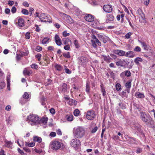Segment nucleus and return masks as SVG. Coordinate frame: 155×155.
Masks as SVG:
<instances>
[{
    "instance_id": "nucleus-24",
    "label": "nucleus",
    "mask_w": 155,
    "mask_h": 155,
    "mask_svg": "<svg viewBox=\"0 0 155 155\" xmlns=\"http://www.w3.org/2000/svg\"><path fill=\"white\" fill-rule=\"evenodd\" d=\"M107 17L108 20L111 21L114 19V16L112 14H109L107 15Z\"/></svg>"
},
{
    "instance_id": "nucleus-50",
    "label": "nucleus",
    "mask_w": 155,
    "mask_h": 155,
    "mask_svg": "<svg viewBox=\"0 0 155 155\" xmlns=\"http://www.w3.org/2000/svg\"><path fill=\"white\" fill-rule=\"evenodd\" d=\"M41 54H38L35 55V57L38 58V61H40L41 60Z\"/></svg>"
},
{
    "instance_id": "nucleus-55",
    "label": "nucleus",
    "mask_w": 155,
    "mask_h": 155,
    "mask_svg": "<svg viewBox=\"0 0 155 155\" xmlns=\"http://www.w3.org/2000/svg\"><path fill=\"white\" fill-rule=\"evenodd\" d=\"M16 8L15 6H13L11 9V12L13 13H14L16 12Z\"/></svg>"
},
{
    "instance_id": "nucleus-40",
    "label": "nucleus",
    "mask_w": 155,
    "mask_h": 155,
    "mask_svg": "<svg viewBox=\"0 0 155 155\" xmlns=\"http://www.w3.org/2000/svg\"><path fill=\"white\" fill-rule=\"evenodd\" d=\"M23 74L25 75H29L30 72L26 69H25L23 71Z\"/></svg>"
},
{
    "instance_id": "nucleus-34",
    "label": "nucleus",
    "mask_w": 155,
    "mask_h": 155,
    "mask_svg": "<svg viewBox=\"0 0 155 155\" xmlns=\"http://www.w3.org/2000/svg\"><path fill=\"white\" fill-rule=\"evenodd\" d=\"M90 84L89 83L87 82L86 84V91L87 92H89L90 91Z\"/></svg>"
},
{
    "instance_id": "nucleus-17",
    "label": "nucleus",
    "mask_w": 155,
    "mask_h": 155,
    "mask_svg": "<svg viewBox=\"0 0 155 155\" xmlns=\"http://www.w3.org/2000/svg\"><path fill=\"white\" fill-rule=\"evenodd\" d=\"M141 17V19L140 20V21H141V22H144L145 21V15L144 13L142 12L141 13L139 14Z\"/></svg>"
},
{
    "instance_id": "nucleus-33",
    "label": "nucleus",
    "mask_w": 155,
    "mask_h": 155,
    "mask_svg": "<svg viewBox=\"0 0 155 155\" xmlns=\"http://www.w3.org/2000/svg\"><path fill=\"white\" fill-rule=\"evenodd\" d=\"M55 68L58 71H61L62 69V67L60 65L57 64L55 66Z\"/></svg>"
},
{
    "instance_id": "nucleus-4",
    "label": "nucleus",
    "mask_w": 155,
    "mask_h": 155,
    "mask_svg": "<svg viewBox=\"0 0 155 155\" xmlns=\"http://www.w3.org/2000/svg\"><path fill=\"white\" fill-rule=\"evenodd\" d=\"M50 145L52 149L57 150L63 147V144L59 141L55 140L52 141Z\"/></svg>"
},
{
    "instance_id": "nucleus-7",
    "label": "nucleus",
    "mask_w": 155,
    "mask_h": 155,
    "mask_svg": "<svg viewBox=\"0 0 155 155\" xmlns=\"http://www.w3.org/2000/svg\"><path fill=\"white\" fill-rule=\"evenodd\" d=\"M80 143L81 142L79 140L75 138L71 140V144L72 147H77L80 146Z\"/></svg>"
},
{
    "instance_id": "nucleus-35",
    "label": "nucleus",
    "mask_w": 155,
    "mask_h": 155,
    "mask_svg": "<svg viewBox=\"0 0 155 155\" xmlns=\"http://www.w3.org/2000/svg\"><path fill=\"white\" fill-rule=\"evenodd\" d=\"M116 90L117 91H119L121 89V85L120 84L117 83L116 84Z\"/></svg>"
},
{
    "instance_id": "nucleus-8",
    "label": "nucleus",
    "mask_w": 155,
    "mask_h": 155,
    "mask_svg": "<svg viewBox=\"0 0 155 155\" xmlns=\"http://www.w3.org/2000/svg\"><path fill=\"white\" fill-rule=\"evenodd\" d=\"M104 11L106 12H111L113 10L112 6L109 5H104L103 7Z\"/></svg>"
},
{
    "instance_id": "nucleus-9",
    "label": "nucleus",
    "mask_w": 155,
    "mask_h": 155,
    "mask_svg": "<svg viewBox=\"0 0 155 155\" xmlns=\"http://www.w3.org/2000/svg\"><path fill=\"white\" fill-rule=\"evenodd\" d=\"M115 54L120 56H125L126 52L123 50H115L113 51Z\"/></svg>"
},
{
    "instance_id": "nucleus-60",
    "label": "nucleus",
    "mask_w": 155,
    "mask_h": 155,
    "mask_svg": "<svg viewBox=\"0 0 155 155\" xmlns=\"http://www.w3.org/2000/svg\"><path fill=\"white\" fill-rule=\"evenodd\" d=\"M65 72L68 74H70L71 73V71L69 70V69L68 68H65Z\"/></svg>"
},
{
    "instance_id": "nucleus-58",
    "label": "nucleus",
    "mask_w": 155,
    "mask_h": 155,
    "mask_svg": "<svg viewBox=\"0 0 155 155\" xmlns=\"http://www.w3.org/2000/svg\"><path fill=\"white\" fill-rule=\"evenodd\" d=\"M23 150L26 152L29 153L31 152V150L30 149L27 147H24Z\"/></svg>"
},
{
    "instance_id": "nucleus-32",
    "label": "nucleus",
    "mask_w": 155,
    "mask_h": 155,
    "mask_svg": "<svg viewBox=\"0 0 155 155\" xmlns=\"http://www.w3.org/2000/svg\"><path fill=\"white\" fill-rule=\"evenodd\" d=\"M101 91L103 94V95L104 96H105L106 95V92L104 88L103 87L102 85H101Z\"/></svg>"
},
{
    "instance_id": "nucleus-36",
    "label": "nucleus",
    "mask_w": 155,
    "mask_h": 155,
    "mask_svg": "<svg viewBox=\"0 0 155 155\" xmlns=\"http://www.w3.org/2000/svg\"><path fill=\"white\" fill-rule=\"evenodd\" d=\"M63 56L65 58H70V56L69 55V53L68 52L66 53H64L63 54Z\"/></svg>"
},
{
    "instance_id": "nucleus-13",
    "label": "nucleus",
    "mask_w": 155,
    "mask_h": 155,
    "mask_svg": "<svg viewBox=\"0 0 155 155\" xmlns=\"http://www.w3.org/2000/svg\"><path fill=\"white\" fill-rule=\"evenodd\" d=\"M135 56L134 53L132 51H128L125 54V56L127 57L132 58Z\"/></svg>"
},
{
    "instance_id": "nucleus-49",
    "label": "nucleus",
    "mask_w": 155,
    "mask_h": 155,
    "mask_svg": "<svg viewBox=\"0 0 155 155\" xmlns=\"http://www.w3.org/2000/svg\"><path fill=\"white\" fill-rule=\"evenodd\" d=\"M141 49L139 46H136L134 48V51H135L140 52V51Z\"/></svg>"
},
{
    "instance_id": "nucleus-11",
    "label": "nucleus",
    "mask_w": 155,
    "mask_h": 155,
    "mask_svg": "<svg viewBox=\"0 0 155 155\" xmlns=\"http://www.w3.org/2000/svg\"><path fill=\"white\" fill-rule=\"evenodd\" d=\"M125 60L120 59L116 63V64L117 66L123 67L125 64Z\"/></svg>"
},
{
    "instance_id": "nucleus-37",
    "label": "nucleus",
    "mask_w": 155,
    "mask_h": 155,
    "mask_svg": "<svg viewBox=\"0 0 155 155\" xmlns=\"http://www.w3.org/2000/svg\"><path fill=\"white\" fill-rule=\"evenodd\" d=\"M21 12L22 13L25 15H27L29 14L28 10L25 9H22Z\"/></svg>"
},
{
    "instance_id": "nucleus-30",
    "label": "nucleus",
    "mask_w": 155,
    "mask_h": 155,
    "mask_svg": "<svg viewBox=\"0 0 155 155\" xmlns=\"http://www.w3.org/2000/svg\"><path fill=\"white\" fill-rule=\"evenodd\" d=\"M80 111L78 109H75L74 111V114L75 116L80 115Z\"/></svg>"
},
{
    "instance_id": "nucleus-57",
    "label": "nucleus",
    "mask_w": 155,
    "mask_h": 155,
    "mask_svg": "<svg viewBox=\"0 0 155 155\" xmlns=\"http://www.w3.org/2000/svg\"><path fill=\"white\" fill-rule=\"evenodd\" d=\"M23 5L25 7H28L29 6V4L27 2H23Z\"/></svg>"
},
{
    "instance_id": "nucleus-43",
    "label": "nucleus",
    "mask_w": 155,
    "mask_h": 155,
    "mask_svg": "<svg viewBox=\"0 0 155 155\" xmlns=\"http://www.w3.org/2000/svg\"><path fill=\"white\" fill-rule=\"evenodd\" d=\"M5 85V84L3 82H0V90L3 88Z\"/></svg>"
},
{
    "instance_id": "nucleus-16",
    "label": "nucleus",
    "mask_w": 155,
    "mask_h": 155,
    "mask_svg": "<svg viewBox=\"0 0 155 155\" xmlns=\"http://www.w3.org/2000/svg\"><path fill=\"white\" fill-rule=\"evenodd\" d=\"M18 25L19 26L22 27L24 26V20L21 18H19L18 21Z\"/></svg>"
},
{
    "instance_id": "nucleus-23",
    "label": "nucleus",
    "mask_w": 155,
    "mask_h": 155,
    "mask_svg": "<svg viewBox=\"0 0 155 155\" xmlns=\"http://www.w3.org/2000/svg\"><path fill=\"white\" fill-rule=\"evenodd\" d=\"M67 90V85L65 83H64L62 87V91L63 92H66Z\"/></svg>"
},
{
    "instance_id": "nucleus-5",
    "label": "nucleus",
    "mask_w": 155,
    "mask_h": 155,
    "mask_svg": "<svg viewBox=\"0 0 155 155\" xmlns=\"http://www.w3.org/2000/svg\"><path fill=\"white\" fill-rule=\"evenodd\" d=\"M40 19L42 21L45 22H48L49 23L52 22V20L50 17L46 15L45 13L41 14L39 16Z\"/></svg>"
},
{
    "instance_id": "nucleus-48",
    "label": "nucleus",
    "mask_w": 155,
    "mask_h": 155,
    "mask_svg": "<svg viewBox=\"0 0 155 155\" xmlns=\"http://www.w3.org/2000/svg\"><path fill=\"white\" fill-rule=\"evenodd\" d=\"M31 67L32 68H33L35 69H36L38 68V65L36 64H34L31 65Z\"/></svg>"
},
{
    "instance_id": "nucleus-61",
    "label": "nucleus",
    "mask_w": 155,
    "mask_h": 155,
    "mask_svg": "<svg viewBox=\"0 0 155 155\" xmlns=\"http://www.w3.org/2000/svg\"><path fill=\"white\" fill-rule=\"evenodd\" d=\"M11 107L9 105L7 106L5 108V110L8 111H10L11 110Z\"/></svg>"
},
{
    "instance_id": "nucleus-3",
    "label": "nucleus",
    "mask_w": 155,
    "mask_h": 155,
    "mask_svg": "<svg viewBox=\"0 0 155 155\" xmlns=\"http://www.w3.org/2000/svg\"><path fill=\"white\" fill-rule=\"evenodd\" d=\"M140 117L142 121L145 123L147 125L149 124H151V122L153 120L152 117L148 114H146L144 112H140Z\"/></svg>"
},
{
    "instance_id": "nucleus-45",
    "label": "nucleus",
    "mask_w": 155,
    "mask_h": 155,
    "mask_svg": "<svg viewBox=\"0 0 155 155\" xmlns=\"http://www.w3.org/2000/svg\"><path fill=\"white\" fill-rule=\"evenodd\" d=\"M119 106L121 107V108L122 109H125L126 108L125 105L122 103H120L119 104Z\"/></svg>"
},
{
    "instance_id": "nucleus-10",
    "label": "nucleus",
    "mask_w": 155,
    "mask_h": 155,
    "mask_svg": "<svg viewBox=\"0 0 155 155\" xmlns=\"http://www.w3.org/2000/svg\"><path fill=\"white\" fill-rule=\"evenodd\" d=\"M55 40L56 43L57 45L60 46L61 45L62 43L61 39L58 35H55Z\"/></svg>"
},
{
    "instance_id": "nucleus-20",
    "label": "nucleus",
    "mask_w": 155,
    "mask_h": 155,
    "mask_svg": "<svg viewBox=\"0 0 155 155\" xmlns=\"http://www.w3.org/2000/svg\"><path fill=\"white\" fill-rule=\"evenodd\" d=\"M143 59L137 57L134 60V62L137 64H139V62H142Z\"/></svg>"
},
{
    "instance_id": "nucleus-25",
    "label": "nucleus",
    "mask_w": 155,
    "mask_h": 155,
    "mask_svg": "<svg viewBox=\"0 0 155 155\" xmlns=\"http://www.w3.org/2000/svg\"><path fill=\"white\" fill-rule=\"evenodd\" d=\"M74 10L76 13V14L77 15H79L81 13V11L79 9V8L77 7L74 8Z\"/></svg>"
},
{
    "instance_id": "nucleus-56",
    "label": "nucleus",
    "mask_w": 155,
    "mask_h": 155,
    "mask_svg": "<svg viewBox=\"0 0 155 155\" xmlns=\"http://www.w3.org/2000/svg\"><path fill=\"white\" fill-rule=\"evenodd\" d=\"M50 111L51 113L52 114H54L55 113V110L53 108H51L50 109Z\"/></svg>"
},
{
    "instance_id": "nucleus-53",
    "label": "nucleus",
    "mask_w": 155,
    "mask_h": 155,
    "mask_svg": "<svg viewBox=\"0 0 155 155\" xmlns=\"http://www.w3.org/2000/svg\"><path fill=\"white\" fill-rule=\"evenodd\" d=\"M91 41L92 42V46L94 48H96L97 46V45L96 44L95 41H94L93 40H91Z\"/></svg>"
},
{
    "instance_id": "nucleus-29",
    "label": "nucleus",
    "mask_w": 155,
    "mask_h": 155,
    "mask_svg": "<svg viewBox=\"0 0 155 155\" xmlns=\"http://www.w3.org/2000/svg\"><path fill=\"white\" fill-rule=\"evenodd\" d=\"M131 81H129L126 83L125 86L127 88L130 89L131 87Z\"/></svg>"
},
{
    "instance_id": "nucleus-27",
    "label": "nucleus",
    "mask_w": 155,
    "mask_h": 155,
    "mask_svg": "<svg viewBox=\"0 0 155 155\" xmlns=\"http://www.w3.org/2000/svg\"><path fill=\"white\" fill-rule=\"evenodd\" d=\"M21 55L22 56H25L28 55L29 52L28 51H26L25 52L23 51H20Z\"/></svg>"
},
{
    "instance_id": "nucleus-63",
    "label": "nucleus",
    "mask_w": 155,
    "mask_h": 155,
    "mask_svg": "<svg viewBox=\"0 0 155 155\" xmlns=\"http://www.w3.org/2000/svg\"><path fill=\"white\" fill-rule=\"evenodd\" d=\"M10 9L8 8H7L5 10V12L6 14H8L10 13Z\"/></svg>"
},
{
    "instance_id": "nucleus-21",
    "label": "nucleus",
    "mask_w": 155,
    "mask_h": 155,
    "mask_svg": "<svg viewBox=\"0 0 155 155\" xmlns=\"http://www.w3.org/2000/svg\"><path fill=\"white\" fill-rule=\"evenodd\" d=\"M140 42L141 44L142 47L145 50H148V47L147 46V45L146 43L144 42L140 41Z\"/></svg>"
},
{
    "instance_id": "nucleus-64",
    "label": "nucleus",
    "mask_w": 155,
    "mask_h": 155,
    "mask_svg": "<svg viewBox=\"0 0 155 155\" xmlns=\"http://www.w3.org/2000/svg\"><path fill=\"white\" fill-rule=\"evenodd\" d=\"M56 135V134L54 132H51L50 134V136L51 137H55Z\"/></svg>"
},
{
    "instance_id": "nucleus-31",
    "label": "nucleus",
    "mask_w": 155,
    "mask_h": 155,
    "mask_svg": "<svg viewBox=\"0 0 155 155\" xmlns=\"http://www.w3.org/2000/svg\"><path fill=\"white\" fill-rule=\"evenodd\" d=\"M41 103L42 105H45L46 103L45 102V98L44 97L42 96L41 98Z\"/></svg>"
},
{
    "instance_id": "nucleus-46",
    "label": "nucleus",
    "mask_w": 155,
    "mask_h": 155,
    "mask_svg": "<svg viewBox=\"0 0 155 155\" xmlns=\"http://www.w3.org/2000/svg\"><path fill=\"white\" fill-rule=\"evenodd\" d=\"M35 50L38 52L42 50V48L39 46H38L36 48Z\"/></svg>"
},
{
    "instance_id": "nucleus-18",
    "label": "nucleus",
    "mask_w": 155,
    "mask_h": 155,
    "mask_svg": "<svg viewBox=\"0 0 155 155\" xmlns=\"http://www.w3.org/2000/svg\"><path fill=\"white\" fill-rule=\"evenodd\" d=\"M102 56L104 58V60L107 63H110V58L109 56L103 55Z\"/></svg>"
},
{
    "instance_id": "nucleus-41",
    "label": "nucleus",
    "mask_w": 155,
    "mask_h": 155,
    "mask_svg": "<svg viewBox=\"0 0 155 155\" xmlns=\"http://www.w3.org/2000/svg\"><path fill=\"white\" fill-rule=\"evenodd\" d=\"M125 75L127 77H129L131 75V73L130 71H126L124 72Z\"/></svg>"
},
{
    "instance_id": "nucleus-26",
    "label": "nucleus",
    "mask_w": 155,
    "mask_h": 155,
    "mask_svg": "<svg viewBox=\"0 0 155 155\" xmlns=\"http://www.w3.org/2000/svg\"><path fill=\"white\" fill-rule=\"evenodd\" d=\"M80 61L81 63V64H83L85 62H86V58L82 57L80 58Z\"/></svg>"
},
{
    "instance_id": "nucleus-22",
    "label": "nucleus",
    "mask_w": 155,
    "mask_h": 155,
    "mask_svg": "<svg viewBox=\"0 0 155 155\" xmlns=\"http://www.w3.org/2000/svg\"><path fill=\"white\" fill-rule=\"evenodd\" d=\"M10 74L8 75L7 76V87L8 88H9L10 84Z\"/></svg>"
},
{
    "instance_id": "nucleus-51",
    "label": "nucleus",
    "mask_w": 155,
    "mask_h": 155,
    "mask_svg": "<svg viewBox=\"0 0 155 155\" xmlns=\"http://www.w3.org/2000/svg\"><path fill=\"white\" fill-rule=\"evenodd\" d=\"M30 37V34L29 32H27L25 35V38L27 39H29Z\"/></svg>"
},
{
    "instance_id": "nucleus-38",
    "label": "nucleus",
    "mask_w": 155,
    "mask_h": 155,
    "mask_svg": "<svg viewBox=\"0 0 155 155\" xmlns=\"http://www.w3.org/2000/svg\"><path fill=\"white\" fill-rule=\"evenodd\" d=\"M73 116L72 115H69L66 116V119L69 121H71L73 120Z\"/></svg>"
},
{
    "instance_id": "nucleus-59",
    "label": "nucleus",
    "mask_w": 155,
    "mask_h": 155,
    "mask_svg": "<svg viewBox=\"0 0 155 155\" xmlns=\"http://www.w3.org/2000/svg\"><path fill=\"white\" fill-rule=\"evenodd\" d=\"M22 57L21 55L20 54H16V59L18 61L19 60L21 59V57Z\"/></svg>"
},
{
    "instance_id": "nucleus-14",
    "label": "nucleus",
    "mask_w": 155,
    "mask_h": 155,
    "mask_svg": "<svg viewBox=\"0 0 155 155\" xmlns=\"http://www.w3.org/2000/svg\"><path fill=\"white\" fill-rule=\"evenodd\" d=\"M40 123H41L44 124H45L47 123V121L48 120V118L47 117H43L41 119L40 118Z\"/></svg>"
},
{
    "instance_id": "nucleus-2",
    "label": "nucleus",
    "mask_w": 155,
    "mask_h": 155,
    "mask_svg": "<svg viewBox=\"0 0 155 155\" xmlns=\"http://www.w3.org/2000/svg\"><path fill=\"white\" fill-rule=\"evenodd\" d=\"M26 121L31 125H37L40 124V118L38 116L35 114H30L28 116Z\"/></svg>"
},
{
    "instance_id": "nucleus-15",
    "label": "nucleus",
    "mask_w": 155,
    "mask_h": 155,
    "mask_svg": "<svg viewBox=\"0 0 155 155\" xmlns=\"http://www.w3.org/2000/svg\"><path fill=\"white\" fill-rule=\"evenodd\" d=\"M33 140L35 142H37L39 143H40L42 141V139L41 137L37 136H35L33 137Z\"/></svg>"
},
{
    "instance_id": "nucleus-52",
    "label": "nucleus",
    "mask_w": 155,
    "mask_h": 155,
    "mask_svg": "<svg viewBox=\"0 0 155 155\" xmlns=\"http://www.w3.org/2000/svg\"><path fill=\"white\" fill-rule=\"evenodd\" d=\"M68 101H69V104L70 105L73 104L74 103V100H73L72 99H68Z\"/></svg>"
},
{
    "instance_id": "nucleus-28",
    "label": "nucleus",
    "mask_w": 155,
    "mask_h": 155,
    "mask_svg": "<svg viewBox=\"0 0 155 155\" xmlns=\"http://www.w3.org/2000/svg\"><path fill=\"white\" fill-rule=\"evenodd\" d=\"M25 145L26 146L32 147L35 145V143L33 142H31L30 143L25 142Z\"/></svg>"
},
{
    "instance_id": "nucleus-1",
    "label": "nucleus",
    "mask_w": 155,
    "mask_h": 155,
    "mask_svg": "<svg viewBox=\"0 0 155 155\" xmlns=\"http://www.w3.org/2000/svg\"><path fill=\"white\" fill-rule=\"evenodd\" d=\"M73 132L74 136L75 137L78 139L81 138L85 134V129L82 127H77L73 129Z\"/></svg>"
},
{
    "instance_id": "nucleus-62",
    "label": "nucleus",
    "mask_w": 155,
    "mask_h": 155,
    "mask_svg": "<svg viewBox=\"0 0 155 155\" xmlns=\"http://www.w3.org/2000/svg\"><path fill=\"white\" fill-rule=\"evenodd\" d=\"M35 152L37 153H40L42 152V151L41 150H38L37 149L35 148L34 150Z\"/></svg>"
},
{
    "instance_id": "nucleus-47",
    "label": "nucleus",
    "mask_w": 155,
    "mask_h": 155,
    "mask_svg": "<svg viewBox=\"0 0 155 155\" xmlns=\"http://www.w3.org/2000/svg\"><path fill=\"white\" fill-rule=\"evenodd\" d=\"M97 129L98 127H97L96 126L92 129V130L91 131V132L92 133H94L97 131Z\"/></svg>"
},
{
    "instance_id": "nucleus-54",
    "label": "nucleus",
    "mask_w": 155,
    "mask_h": 155,
    "mask_svg": "<svg viewBox=\"0 0 155 155\" xmlns=\"http://www.w3.org/2000/svg\"><path fill=\"white\" fill-rule=\"evenodd\" d=\"M69 33H67L66 31H64L63 33V35L64 37H66L69 35Z\"/></svg>"
},
{
    "instance_id": "nucleus-19",
    "label": "nucleus",
    "mask_w": 155,
    "mask_h": 155,
    "mask_svg": "<svg viewBox=\"0 0 155 155\" xmlns=\"http://www.w3.org/2000/svg\"><path fill=\"white\" fill-rule=\"evenodd\" d=\"M135 96L138 98H144L145 97L144 94H143L140 92H137L135 94Z\"/></svg>"
},
{
    "instance_id": "nucleus-44",
    "label": "nucleus",
    "mask_w": 155,
    "mask_h": 155,
    "mask_svg": "<svg viewBox=\"0 0 155 155\" xmlns=\"http://www.w3.org/2000/svg\"><path fill=\"white\" fill-rule=\"evenodd\" d=\"M132 33L131 32H129L127 33L125 35L126 38L128 39L130 38V36L132 35Z\"/></svg>"
},
{
    "instance_id": "nucleus-39",
    "label": "nucleus",
    "mask_w": 155,
    "mask_h": 155,
    "mask_svg": "<svg viewBox=\"0 0 155 155\" xmlns=\"http://www.w3.org/2000/svg\"><path fill=\"white\" fill-rule=\"evenodd\" d=\"M49 40V38H45L42 40V43L43 44H45Z\"/></svg>"
},
{
    "instance_id": "nucleus-12",
    "label": "nucleus",
    "mask_w": 155,
    "mask_h": 155,
    "mask_svg": "<svg viewBox=\"0 0 155 155\" xmlns=\"http://www.w3.org/2000/svg\"><path fill=\"white\" fill-rule=\"evenodd\" d=\"M85 19L86 21L88 22H91L94 21V18L91 15H86L85 16Z\"/></svg>"
},
{
    "instance_id": "nucleus-42",
    "label": "nucleus",
    "mask_w": 155,
    "mask_h": 155,
    "mask_svg": "<svg viewBox=\"0 0 155 155\" xmlns=\"http://www.w3.org/2000/svg\"><path fill=\"white\" fill-rule=\"evenodd\" d=\"M29 94L27 92H25L24 95H23V98L28 99L29 98Z\"/></svg>"
},
{
    "instance_id": "nucleus-6",
    "label": "nucleus",
    "mask_w": 155,
    "mask_h": 155,
    "mask_svg": "<svg viewBox=\"0 0 155 155\" xmlns=\"http://www.w3.org/2000/svg\"><path fill=\"white\" fill-rule=\"evenodd\" d=\"M86 118L89 120H93L95 117V112L92 110H90L87 112L86 115Z\"/></svg>"
}]
</instances>
